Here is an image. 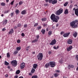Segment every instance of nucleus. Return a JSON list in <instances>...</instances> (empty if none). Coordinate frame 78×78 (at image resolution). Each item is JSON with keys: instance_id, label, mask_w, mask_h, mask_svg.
<instances>
[{"instance_id": "13d9d810", "label": "nucleus", "mask_w": 78, "mask_h": 78, "mask_svg": "<svg viewBox=\"0 0 78 78\" xmlns=\"http://www.w3.org/2000/svg\"><path fill=\"white\" fill-rule=\"evenodd\" d=\"M45 1L47 3H48V2H49V0H45Z\"/></svg>"}, {"instance_id": "69168bd1", "label": "nucleus", "mask_w": 78, "mask_h": 78, "mask_svg": "<svg viewBox=\"0 0 78 78\" xmlns=\"http://www.w3.org/2000/svg\"><path fill=\"white\" fill-rule=\"evenodd\" d=\"M17 28V27L16 26H15L14 27V28H15V29H16Z\"/></svg>"}, {"instance_id": "72a5a7b5", "label": "nucleus", "mask_w": 78, "mask_h": 78, "mask_svg": "<svg viewBox=\"0 0 78 78\" xmlns=\"http://www.w3.org/2000/svg\"><path fill=\"white\" fill-rule=\"evenodd\" d=\"M1 5H2V6H5V3L4 2H2L1 4Z\"/></svg>"}, {"instance_id": "4d7b16f0", "label": "nucleus", "mask_w": 78, "mask_h": 78, "mask_svg": "<svg viewBox=\"0 0 78 78\" xmlns=\"http://www.w3.org/2000/svg\"><path fill=\"white\" fill-rule=\"evenodd\" d=\"M13 14H14V13H11V16L12 17H13Z\"/></svg>"}, {"instance_id": "423d86ee", "label": "nucleus", "mask_w": 78, "mask_h": 78, "mask_svg": "<svg viewBox=\"0 0 78 78\" xmlns=\"http://www.w3.org/2000/svg\"><path fill=\"white\" fill-rule=\"evenodd\" d=\"M49 64L51 67H54L56 65V63L54 62H49Z\"/></svg>"}, {"instance_id": "ea45409f", "label": "nucleus", "mask_w": 78, "mask_h": 78, "mask_svg": "<svg viewBox=\"0 0 78 78\" xmlns=\"http://www.w3.org/2000/svg\"><path fill=\"white\" fill-rule=\"evenodd\" d=\"M41 26H40V27H37V29L38 30H40V29H41Z\"/></svg>"}, {"instance_id": "f03ea898", "label": "nucleus", "mask_w": 78, "mask_h": 78, "mask_svg": "<svg viewBox=\"0 0 78 78\" xmlns=\"http://www.w3.org/2000/svg\"><path fill=\"white\" fill-rule=\"evenodd\" d=\"M77 22H78V20H77L72 21L70 23V26L72 27L73 28H77L78 27V25L76 24Z\"/></svg>"}, {"instance_id": "473e14b6", "label": "nucleus", "mask_w": 78, "mask_h": 78, "mask_svg": "<svg viewBox=\"0 0 78 78\" xmlns=\"http://www.w3.org/2000/svg\"><path fill=\"white\" fill-rule=\"evenodd\" d=\"M42 21H45L46 20V18H44L41 19Z\"/></svg>"}, {"instance_id": "1a4fd4ad", "label": "nucleus", "mask_w": 78, "mask_h": 78, "mask_svg": "<svg viewBox=\"0 0 78 78\" xmlns=\"http://www.w3.org/2000/svg\"><path fill=\"white\" fill-rule=\"evenodd\" d=\"M70 32H69L68 33L65 34L63 35V36L65 37H68L69 36V34H70Z\"/></svg>"}, {"instance_id": "412c9836", "label": "nucleus", "mask_w": 78, "mask_h": 78, "mask_svg": "<svg viewBox=\"0 0 78 78\" xmlns=\"http://www.w3.org/2000/svg\"><path fill=\"white\" fill-rule=\"evenodd\" d=\"M73 35L74 37H76V36H77V33L76 32L75 33H74Z\"/></svg>"}, {"instance_id": "338daca9", "label": "nucleus", "mask_w": 78, "mask_h": 78, "mask_svg": "<svg viewBox=\"0 0 78 78\" xmlns=\"http://www.w3.org/2000/svg\"><path fill=\"white\" fill-rule=\"evenodd\" d=\"M10 66H8V69H10Z\"/></svg>"}, {"instance_id": "a211bd4d", "label": "nucleus", "mask_w": 78, "mask_h": 78, "mask_svg": "<svg viewBox=\"0 0 78 78\" xmlns=\"http://www.w3.org/2000/svg\"><path fill=\"white\" fill-rule=\"evenodd\" d=\"M26 10H24L22 12H21V14H25L26 13Z\"/></svg>"}, {"instance_id": "774afa93", "label": "nucleus", "mask_w": 78, "mask_h": 78, "mask_svg": "<svg viewBox=\"0 0 78 78\" xmlns=\"http://www.w3.org/2000/svg\"><path fill=\"white\" fill-rule=\"evenodd\" d=\"M46 26V24H44V27H45Z\"/></svg>"}, {"instance_id": "9d476101", "label": "nucleus", "mask_w": 78, "mask_h": 78, "mask_svg": "<svg viewBox=\"0 0 78 78\" xmlns=\"http://www.w3.org/2000/svg\"><path fill=\"white\" fill-rule=\"evenodd\" d=\"M72 49V46H70L69 48H67V50L69 51L70 50H71Z\"/></svg>"}, {"instance_id": "20e7f679", "label": "nucleus", "mask_w": 78, "mask_h": 78, "mask_svg": "<svg viewBox=\"0 0 78 78\" xmlns=\"http://www.w3.org/2000/svg\"><path fill=\"white\" fill-rule=\"evenodd\" d=\"M63 12V9L62 8L60 9L56 12V15L59 16Z\"/></svg>"}, {"instance_id": "a19ab883", "label": "nucleus", "mask_w": 78, "mask_h": 78, "mask_svg": "<svg viewBox=\"0 0 78 78\" xmlns=\"http://www.w3.org/2000/svg\"><path fill=\"white\" fill-rule=\"evenodd\" d=\"M21 36H22L23 37L24 36H25V34H24V33H22L21 34Z\"/></svg>"}, {"instance_id": "864d4df0", "label": "nucleus", "mask_w": 78, "mask_h": 78, "mask_svg": "<svg viewBox=\"0 0 78 78\" xmlns=\"http://www.w3.org/2000/svg\"><path fill=\"white\" fill-rule=\"evenodd\" d=\"M36 37H37V39H39V36L38 35H37L36 36Z\"/></svg>"}, {"instance_id": "7ed1b4c3", "label": "nucleus", "mask_w": 78, "mask_h": 78, "mask_svg": "<svg viewBox=\"0 0 78 78\" xmlns=\"http://www.w3.org/2000/svg\"><path fill=\"white\" fill-rule=\"evenodd\" d=\"M37 58L38 60L41 61L43 58V54L42 53H39L37 56Z\"/></svg>"}, {"instance_id": "c756f323", "label": "nucleus", "mask_w": 78, "mask_h": 78, "mask_svg": "<svg viewBox=\"0 0 78 78\" xmlns=\"http://www.w3.org/2000/svg\"><path fill=\"white\" fill-rule=\"evenodd\" d=\"M38 41V40L37 39H36L32 41V42H37Z\"/></svg>"}, {"instance_id": "cd10ccee", "label": "nucleus", "mask_w": 78, "mask_h": 78, "mask_svg": "<svg viewBox=\"0 0 78 78\" xmlns=\"http://www.w3.org/2000/svg\"><path fill=\"white\" fill-rule=\"evenodd\" d=\"M16 49L17 50H20L21 49V48L20 47H18L16 48Z\"/></svg>"}, {"instance_id": "3c124183", "label": "nucleus", "mask_w": 78, "mask_h": 78, "mask_svg": "<svg viewBox=\"0 0 78 78\" xmlns=\"http://www.w3.org/2000/svg\"><path fill=\"white\" fill-rule=\"evenodd\" d=\"M76 58H77V60L78 61V55H77L76 56Z\"/></svg>"}, {"instance_id": "6ab92c4d", "label": "nucleus", "mask_w": 78, "mask_h": 78, "mask_svg": "<svg viewBox=\"0 0 78 78\" xmlns=\"http://www.w3.org/2000/svg\"><path fill=\"white\" fill-rule=\"evenodd\" d=\"M8 23V20H5V21L3 22V24H6Z\"/></svg>"}, {"instance_id": "603ef678", "label": "nucleus", "mask_w": 78, "mask_h": 78, "mask_svg": "<svg viewBox=\"0 0 78 78\" xmlns=\"http://www.w3.org/2000/svg\"><path fill=\"white\" fill-rule=\"evenodd\" d=\"M48 53L49 55H51V51H49Z\"/></svg>"}, {"instance_id": "bb28decb", "label": "nucleus", "mask_w": 78, "mask_h": 78, "mask_svg": "<svg viewBox=\"0 0 78 78\" xmlns=\"http://www.w3.org/2000/svg\"><path fill=\"white\" fill-rule=\"evenodd\" d=\"M68 2H66L64 4V6H66L67 5H68Z\"/></svg>"}, {"instance_id": "5fc2aeb1", "label": "nucleus", "mask_w": 78, "mask_h": 78, "mask_svg": "<svg viewBox=\"0 0 78 78\" xmlns=\"http://www.w3.org/2000/svg\"><path fill=\"white\" fill-rule=\"evenodd\" d=\"M15 78H18V75H16L14 77Z\"/></svg>"}, {"instance_id": "052dcab7", "label": "nucleus", "mask_w": 78, "mask_h": 78, "mask_svg": "<svg viewBox=\"0 0 78 78\" xmlns=\"http://www.w3.org/2000/svg\"><path fill=\"white\" fill-rule=\"evenodd\" d=\"M76 9H75V8H74L73 9V10L75 11H76Z\"/></svg>"}, {"instance_id": "2f4dec72", "label": "nucleus", "mask_w": 78, "mask_h": 78, "mask_svg": "<svg viewBox=\"0 0 78 78\" xmlns=\"http://www.w3.org/2000/svg\"><path fill=\"white\" fill-rule=\"evenodd\" d=\"M7 57H8V58H9V57H10V55H9V53H8L7 54Z\"/></svg>"}, {"instance_id": "7c9ffc66", "label": "nucleus", "mask_w": 78, "mask_h": 78, "mask_svg": "<svg viewBox=\"0 0 78 78\" xmlns=\"http://www.w3.org/2000/svg\"><path fill=\"white\" fill-rule=\"evenodd\" d=\"M17 53H18V51H16L14 52V55H16V54H17Z\"/></svg>"}, {"instance_id": "a878e982", "label": "nucleus", "mask_w": 78, "mask_h": 78, "mask_svg": "<svg viewBox=\"0 0 78 78\" xmlns=\"http://www.w3.org/2000/svg\"><path fill=\"white\" fill-rule=\"evenodd\" d=\"M16 14H18L19 13V10H18V9L16 10V11H15Z\"/></svg>"}, {"instance_id": "f257e3e1", "label": "nucleus", "mask_w": 78, "mask_h": 78, "mask_svg": "<svg viewBox=\"0 0 78 78\" xmlns=\"http://www.w3.org/2000/svg\"><path fill=\"white\" fill-rule=\"evenodd\" d=\"M50 18L51 20H53V22H58V20H59V16H56L54 14H52L51 15Z\"/></svg>"}, {"instance_id": "4468645a", "label": "nucleus", "mask_w": 78, "mask_h": 78, "mask_svg": "<svg viewBox=\"0 0 78 78\" xmlns=\"http://www.w3.org/2000/svg\"><path fill=\"white\" fill-rule=\"evenodd\" d=\"M37 64H34L33 66V68H34V69H36L37 68Z\"/></svg>"}, {"instance_id": "58836bf2", "label": "nucleus", "mask_w": 78, "mask_h": 78, "mask_svg": "<svg viewBox=\"0 0 78 78\" xmlns=\"http://www.w3.org/2000/svg\"><path fill=\"white\" fill-rule=\"evenodd\" d=\"M48 34L49 35H51V31H49L48 32Z\"/></svg>"}, {"instance_id": "f8f14e48", "label": "nucleus", "mask_w": 78, "mask_h": 78, "mask_svg": "<svg viewBox=\"0 0 78 78\" xmlns=\"http://www.w3.org/2000/svg\"><path fill=\"white\" fill-rule=\"evenodd\" d=\"M75 13L77 16H78V9H76V10L75 11Z\"/></svg>"}, {"instance_id": "680f3d73", "label": "nucleus", "mask_w": 78, "mask_h": 78, "mask_svg": "<svg viewBox=\"0 0 78 78\" xmlns=\"http://www.w3.org/2000/svg\"><path fill=\"white\" fill-rule=\"evenodd\" d=\"M72 6H73V5H71L70 6V8H71L72 7Z\"/></svg>"}, {"instance_id": "f3484780", "label": "nucleus", "mask_w": 78, "mask_h": 78, "mask_svg": "<svg viewBox=\"0 0 78 78\" xmlns=\"http://www.w3.org/2000/svg\"><path fill=\"white\" fill-rule=\"evenodd\" d=\"M52 3L53 5H55V4H56V3H57V1L54 0L52 1Z\"/></svg>"}, {"instance_id": "b1692460", "label": "nucleus", "mask_w": 78, "mask_h": 78, "mask_svg": "<svg viewBox=\"0 0 78 78\" xmlns=\"http://www.w3.org/2000/svg\"><path fill=\"white\" fill-rule=\"evenodd\" d=\"M35 72V69L33 68L32 69V70L31 71V73H34Z\"/></svg>"}, {"instance_id": "2eb2a0df", "label": "nucleus", "mask_w": 78, "mask_h": 78, "mask_svg": "<svg viewBox=\"0 0 78 78\" xmlns=\"http://www.w3.org/2000/svg\"><path fill=\"white\" fill-rule=\"evenodd\" d=\"M50 66V63H47L45 65V67L46 68H48V67H49Z\"/></svg>"}, {"instance_id": "49530a36", "label": "nucleus", "mask_w": 78, "mask_h": 78, "mask_svg": "<svg viewBox=\"0 0 78 78\" xmlns=\"http://www.w3.org/2000/svg\"><path fill=\"white\" fill-rule=\"evenodd\" d=\"M59 62L62 63V62H63V61H62V60L61 59L60 60V61H59Z\"/></svg>"}, {"instance_id": "4be33fe9", "label": "nucleus", "mask_w": 78, "mask_h": 78, "mask_svg": "<svg viewBox=\"0 0 78 78\" xmlns=\"http://www.w3.org/2000/svg\"><path fill=\"white\" fill-rule=\"evenodd\" d=\"M41 32L43 34H45V30L43 29L42 30Z\"/></svg>"}, {"instance_id": "c9c22d12", "label": "nucleus", "mask_w": 78, "mask_h": 78, "mask_svg": "<svg viewBox=\"0 0 78 78\" xmlns=\"http://www.w3.org/2000/svg\"><path fill=\"white\" fill-rule=\"evenodd\" d=\"M30 48V47L29 46H28L27 48V49L26 50L27 51H28V50Z\"/></svg>"}, {"instance_id": "6e6d98bb", "label": "nucleus", "mask_w": 78, "mask_h": 78, "mask_svg": "<svg viewBox=\"0 0 78 78\" xmlns=\"http://www.w3.org/2000/svg\"><path fill=\"white\" fill-rule=\"evenodd\" d=\"M5 30H6V29L5 28H4L2 29V31H5Z\"/></svg>"}, {"instance_id": "39448f33", "label": "nucleus", "mask_w": 78, "mask_h": 78, "mask_svg": "<svg viewBox=\"0 0 78 78\" xmlns=\"http://www.w3.org/2000/svg\"><path fill=\"white\" fill-rule=\"evenodd\" d=\"M11 63L13 66H15V67H16L17 66V64L16 60L12 61L11 62Z\"/></svg>"}, {"instance_id": "f704fd0d", "label": "nucleus", "mask_w": 78, "mask_h": 78, "mask_svg": "<svg viewBox=\"0 0 78 78\" xmlns=\"http://www.w3.org/2000/svg\"><path fill=\"white\" fill-rule=\"evenodd\" d=\"M14 1H13L11 2L10 4L11 5H13V4H14Z\"/></svg>"}, {"instance_id": "8fccbe9b", "label": "nucleus", "mask_w": 78, "mask_h": 78, "mask_svg": "<svg viewBox=\"0 0 78 78\" xmlns=\"http://www.w3.org/2000/svg\"><path fill=\"white\" fill-rule=\"evenodd\" d=\"M56 72H57V73H58H58H59V72H60V71H59V70H56Z\"/></svg>"}, {"instance_id": "e433bc0d", "label": "nucleus", "mask_w": 78, "mask_h": 78, "mask_svg": "<svg viewBox=\"0 0 78 78\" xmlns=\"http://www.w3.org/2000/svg\"><path fill=\"white\" fill-rule=\"evenodd\" d=\"M24 28H27V24H25L24 25Z\"/></svg>"}, {"instance_id": "aec40b11", "label": "nucleus", "mask_w": 78, "mask_h": 78, "mask_svg": "<svg viewBox=\"0 0 78 78\" xmlns=\"http://www.w3.org/2000/svg\"><path fill=\"white\" fill-rule=\"evenodd\" d=\"M14 32V30H13V29H12L10 30V32H9V34H12Z\"/></svg>"}, {"instance_id": "c03bdc74", "label": "nucleus", "mask_w": 78, "mask_h": 78, "mask_svg": "<svg viewBox=\"0 0 78 78\" xmlns=\"http://www.w3.org/2000/svg\"><path fill=\"white\" fill-rule=\"evenodd\" d=\"M8 12H9V10H7L6 11H5V14H6V13H8Z\"/></svg>"}, {"instance_id": "79ce46f5", "label": "nucleus", "mask_w": 78, "mask_h": 78, "mask_svg": "<svg viewBox=\"0 0 78 78\" xmlns=\"http://www.w3.org/2000/svg\"><path fill=\"white\" fill-rule=\"evenodd\" d=\"M21 26H22L21 24H20V23L18 24V27H21Z\"/></svg>"}, {"instance_id": "09e8293b", "label": "nucleus", "mask_w": 78, "mask_h": 78, "mask_svg": "<svg viewBox=\"0 0 78 78\" xmlns=\"http://www.w3.org/2000/svg\"><path fill=\"white\" fill-rule=\"evenodd\" d=\"M54 75L55 77H57V76H58V75H57V74H56V73L54 74Z\"/></svg>"}, {"instance_id": "393cba45", "label": "nucleus", "mask_w": 78, "mask_h": 78, "mask_svg": "<svg viewBox=\"0 0 78 78\" xmlns=\"http://www.w3.org/2000/svg\"><path fill=\"white\" fill-rule=\"evenodd\" d=\"M20 70H18L16 71V74H19V73H20Z\"/></svg>"}, {"instance_id": "de8ad7c7", "label": "nucleus", "mask_w": 78, "mask_h": 78, "mask_svg": "<svg viewBox=\"0 0 78 78\" xmlns=\"http://www.w3.org/2000/svg\"><path fill=\"white\" fill-rule=\"evenodd\" d=\"M20 40H18L17 41V42L18 43H20Z\"/></svg>"}, {"instance_id": "5701e85b", "label": "nucleus", "mask_w": 78, "mask_h": 78, "mask_svg": "<svg viewBox=\"0 0 78 78\" xmlns=\"http://www.w3.org/2000/svg\"><path fill=\"white\" fill-rule=\"evenodd\" d=\"M4 64H5V65H6V66L9 65V63L8 62H6V61H5V62Z\"/></svg>"}, {"instance_id": "4c0bfd02", "label": "nucleus", "mask_w": 78, "mask_h": 78, "mask_svg": "<svg viewBox=\"0 0 78 78\" xmlns=\"http://www.w3.org/2000/svg\"><path fill=\"white\" fill-rule=\"evenodd\" d=\"M22 3H23V2L21 1L19 2V4L20 5H22Z\"/></svg>"}, {"instance_id": "0e129e2a", "label": "nucleus", "mask_w": 78, "mask_h": 78, "mask_svg": "<svg viewBox=\"0 0 78 78\" xmlns=\"http://www.w3.org/2000/svg\"><path fill=\"white\" fill-rule=\"evenodd\" d=\"M46 30L47 31H48V28H47Z\"/></svg>"}, {"instance_id": "0eeeda50", "label": "nucleus", "mask_w": 78, "mask_h": 78, "mask_svg": "<svg viewBox=\"0 0 78 78\" xmlns=\"http://www.w3.org/2000/svg\"><path fill=\"white\" fill-rule=\"evenodd\" d=\"M56 40L55 39L53 40L50 43V45H55L56 44Z\"/></svg>"}, {"instance_id": "e2e57ef3", "label": "nucleus", "mask_w": 78, "mask_h": 78, "mask_svg": "<svg viewBox=\"0 0 78 78\" xmlns=\"http://www.w3.org/2000/svg\"><path fill=\"white\" fill-rule=\"evenodd\" d=\"M32 54H33V55H34V54H35V51L33 52H32Z\"/></svg>"}, {"instance_id": "c85d7f7f", "label": "nucleus", "mask_w": 78, "mask_h": 78, "mask_svg": "<svg viewBox=\"0 0 78 78\" xmlns=\"http://www.w3.org/2000/svg\"><path fill=\"white\" fill-rule=\"evenodd\" d=\"M32 78H37V76L36 75L33 76H32Z\"/></svg>"}, {"instance_id": "bf43d9fd", "label": "nucleus", "mask_w": 78, "mask_h": 78, "mask_svg": "<svg viewBox=\"0 0 78 78\" xmlns=\"http://www.w3.org/2000/svg\"><path fill=\"white\" fill-rule=\"evenodd\" d=\"M54 49H55V50L57 49V48H56L55 46H54Z\"/></svg>"}, {"instance_id": "37998d69", "label": "nucleus", "mask_w": 78, "mask_h": 78, "mask_svg": "<svg viewBox=\"0 0 78 78\" xmlns=\"http://www.w3.org/2000/svg\"><path fill=\"white\" fill-rule=\"evenodd\" d=\"M37 25H38V23H36L34 25V27H36V26H37Z\"/></svg>"}, {"instance_id": "a18cd8bd", "label": "nucleus", "mask_w": 78, "mask_h": 78, "mask_svg": "<svg viewBox=\"0 0 78 78\" xmlns=\"http://www.w3.org/2000/svg\"><path fill=\"white\" fill-rule=\"evenodd\" d=\"M52 1H53V0H49V3H52Z\"/></svg>"}, {"instance_id": "ddd939ff", "label": "nucleus", "mask_w": 78, "mask_h": 78, "mask_svg": "<svg viewBox=\"0 0 78 78\" xmlns=\"http://www.w3.org/2000/svg\"><path fill=\"white\" fill-rule=\"evenodd\" d=\"M74 66L73 65H70L68 66V68L69 69H70V68H73Z\"/></svg>"}, {"instance_id": "6e6552de", "label": "nucleus", "mask_w": 78, "mask_h": 78, "mask_svg": "<svg viewBox=\"0 0 78 78\" xmlns=\"http://www.w3.org/2000/svg\"><path fill=\"white\" fill-rule=\"evenodd\" d=\"M20 67L21 69H23V68L25 67V63H22V64L21 65Z\"/></svg>"}, {"instance_id": "9b49d317", "label": "nucleus", "mask_w": 78, "mask_h": 78, "mask_svg": "<svg viewBox=\"0 0 78 78\" xmlns=\"http://www.w3.org/2000/svg\"><path fill=\"white\" fill-rule=\"evenodd\" d=\"M68 44H71L72 43V39H69L67 42Z\"/></svg>"}, {"instance_id": "dca6fc26", "label": "nucleus", "mask_w": 78, "mask_h": 78, "mask_svg": "<svg viewBox=\"0 0 78 78\" xmlns=\"http://www.w3.org/2000/svg\"><path fill=\"white\" fill-rule=\"evenodd\" d=\"M69 13V11H68V9H67L65 10V12H64V14H67Z\"/></svg>"}]
</instances>
